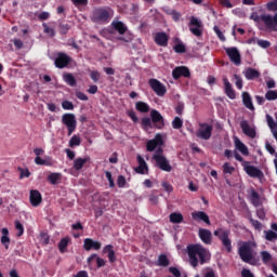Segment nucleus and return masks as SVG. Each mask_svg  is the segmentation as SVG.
I'll return each instance as SVG.
<instances>
[{"instance_id":"10","label":"nucleus","mask_w":277,"mask_h":277,"mask_svg":"<svg viewBox=\"0 0 277 277\" xmlns=\"http://www.w3.org/2000/svg\"><path fill=\"white\" fill-rule=\"evenodd\" d=\"M148 84L157 96H166V92H168V90L166 89V84L161 83V81L151 78L149 79Z\"/></svg>"},{"instance_id":"17","label":"nucleus","mask_w":277,"mask_h":277,"mask_svg":"<svg viewBox=\"0 0 277 277\" xmlns=\"http://www.w3.org/2000/svg\"><path fill=\"white\" fill-rule=\"evenodd\" d=\"M198 235L199 239L206 246H211V243L213 242V234L211 233V230L207 228H199Z\"/></svg>"},{"instance_id":"4","label":"nucleus","mask_w":277,"mask_h":277,"mask_svg":"<svg viewBox=\"0 0 277 277\" xmlns=\"http://www.w3.org/2000/svg\"><path fill=\"white\" fill-rule=\"evenodd\" d=\"M214 237H217L225 248L226 252H233V240H230V230H224L222 228H217L213 233Z\"/></svg>"},{"instance_id":"35","label":"nucleus","mask_w":277,"mask_h":277,"mask_svg":"<svg viewBox=\"0 0 277 277\" xmlns=\"http://www.w3.org/2000/svg\"><path fill=\"white\" fill-rule=\"evenodd\" d=\"M157 265L159 267H168V265H170V260L168 259V255H166L163 253L160 254L158 256Z\"/></svg>"},{"instance_id":"8","label":"nucleus","mask_w":277,"mask_h":277,"mask_svg":"<svg viewBox=\"0 0 277 277\" xmlns=\"http://www.w3.org/2000/svg\"><path fill=\"white\" fill-rule=\"evenodd\" d=\"M70 62H72V57H70L68 54L64 52H58L54 60V66L55 68H58L60 70H62L64 68H68V66L70 65Z\"/></svg>"},{"instance_id":"52","label":"nucleus","mask_w":277,"mask_h":277,"mask_svg":"<svg viewBox=\"0 0 277 277\" xmlns=\"http://www.w3.org/2000/svg\"><path fill=\"white\" fill-rule=\"evenodd\" d=\"M43 31L44 34H48V36H50L51 38L55 36V29L49 27V25L47 24H43Z\"/></svg>"},{"instance_id":"63","label":"nucleus","mask_w":277,"mask_h":277,"mask_svg":"<svg viewBox=\"0 0 277 277\" xmlns=\"http://www.w3.org/2000/svg\"><path fill=\"white\" fill-rule=\"evenodd\" d=\"M71 3H74L76 8H79V5H88V0H71Z\"/></svg>"},{"instance_id":"22","label":"nucleus","mask_w":277,"mask_h":277,"mask_svg":"<svg viewBox=\"0 0 277 277\" xmlns=\"http://www.w3.org/2000/svg\"><path fill=\"white\" fill-rule=\"evenodd\" d=\"M234 144H235L236 150L241 153V155H243L245 157H248V155H250V150H248V146H246V144H243V142H241L239 137L237 136L234 137Z\"/></svg>"},{"instance_id":"37","label":"nucleus","mask_w":277,"mask_h":277,"mask_svg":"<svg viewBox=\"0 0 277 277\" xmlns=\"http://www.w3.org/2000/svg\"><path fill=\"white\" fill-rule=\"evenodd\" d=\"M62 179V173H51L48 176V181L49 183H51V185H57V182Z\"/></svg>"},{"instance_id":"15","label":"nucleus","mask_w":277,"mask_h":277,"mask_svg":"<svg viewBox=\"0 0 277 277\" xmlns=\"http://www.w3.org/2000/svg\"><path fill=\"white\" fill-rule=\"evenodd\" d=\"M157 146H163V136L161 134H156L153 140H149L146 144L147 153H153Z\"/></svg>"},{"instance_id":"34","label":"nucleus","mask_w":277,"mask_h":277,"mask_svg":"<svg viewBox=\"0 0 277 277\" xmlns=\"http://www.w3.org/2000/svg\"><path fill=\"white\" fill-rule=\"evenodd\" d=\"M169 220L172 224H181L183 222V214L173 212L170 214Z\"/></svg>"},{"instance_id":"46","label":"nucleus","mask_w":277,"mask_h":277,"mask_svg":"<svg viewBox=\"0 0 277 277\" xmlns=\"http://www.w3.org/2000/svg\"><path fill=\"white\" fill-rule=\"evenodd\" d=\"M223 172L224 174H233V172H235V167L230 166L228 162H225L223 164Z\"/></svg>"},{"instance_id":"33","label":"nucleus","mask_w":277,"mask_h":277,"mask_svg":"<svg viewBox=\"0 0 277 277\" xmlns=\"http://www.w3.org/2000/svg\"><path fill=\"white\" fill-rule=\"evenodd\" d=\"M68 243H70L69 237H65L60 240L58 250L62 254H64V252H66V249L68 248Z\"/></svg>"},{"instance_id":"12","label":"nucleus","mask_w":277,"mask_h":277,"mask_svg":"<svg viewBox=\"0 0 277 277\" xmlns=\"http://www.w3.org/2000/svg\"><path fill=\"white\" fill-rule=\"evenodd\" d=\"M243 170L248 176L251 179H263L264 174L263 171L252 164L250 162H243Z\"/></svg>"},{"instance_id":"50","label":"nucleus","mask_w":277,"mask_h":277,"mask_svg":"<svg viewBox=\"0 0 277 277\" xmlns=\"http://www.w3.org/2000/svg\"><path fill=\"white\" fill-rule=\"evenodd\" d=\"M105 176H106V179H107V181L109 183V187L110 188L116 187V182H114V176L111 175V172L105 171Z\"/></svg>"},{"instance_id":"45","label":"nucleus","mask_w":277,"mask_h":277,"mask_svg":"<svg viewBox=\"0 0 277 277\" xmlns=\"http://www.w3.org/2000/svg\"><path fill=\"white\" fill-rule=\"evenodd\" d=\"M15 228L18 230L17 237H23V234L25 233V227L23 226V223L21 221H15Z\"/></svg>"},{"instance_id":"31","label":"nucleus","mask_w":277,"mask_h":277,"mask_svg":"<svg viewBox=\"0 0 277 277\" xmlns=\"http://www.w3.org/2000/svg\"><path fill=\"white\" fill-rule=\"evenodd\" d=\"M88 161H90V157L77 158L74 161V169H76L77 171L82 170L83 166H85V163H88Z\"/></svg>"},{"instance_id":"18","label":"nucleus","mask_w":277,"mask_h":277,"mask_svg":"<svg viewBox=\"0 0 277 277\" xmlns=\"http://www.w3.org/2000/svg\"><path fill=\"white\" fill-rule=\"evenodd\" d=\"M240 129L242 130V133L247 135V137H251L252 140L256 137V130L250 127V123H248V120H242L240 122Z\"/></svg>"},{"instance_id":"36","label":"nucleus","mask_w":277,"mask_h":277,"mask_svg":"<svg viewBox=\"0 0 277 277\" xmlns=\"http://www.w3.org/2000/svg\"><path fill=\"white\" fill-rule=\"evenodd\" d=\"M141 124H142V129H144V131H148V129L153 128V120L149 117H144L141 120Z\"/></svg>"},{"instance_id":"56","label":"nucleus","mask_w":277,"mask_h":277,"mask_svg":"<svg viewBox=\"0 0 277 277\" xmlns=\"http://www.w3.org/2000/svg\"><path fill=\"white\" fill-rule=\"evenodd\" d=\"M161 187L164 189V192H167L168 194H172V192H174V187H172V185L168 182H162L161 183Z\"/></svg>"},{"instance_id":"32","label":"nucleus","mask_w":277,"mask_h":277,"mask_svg":"<svg viewBox=\"0 0 277 277\" xmlns=\"http://www.w3.org/2000/svg\"><path fill=\"white\" fill-rule=\"evenodd\" d=\"M135 108L141 114H148L150 111V106H148V104L145 102H136Z\"/></svg>"},{"instance_id":"60","label":"nucleus","mask_w":277,"mask_h":277,"mask_svg":"<svg viewBox=\"0 0 277 277\" xmlns=\"http://www.w3.org/2000/svg\"><path fill=\"white\" fill-rule=\"evenodd\" d=\"M35 163L37 166H51L47 160L42 159L40 156L35 158Z\"/></svg>"},{"instance_id":"48","label":"nucleus","mask_w":277,"mask_h":277,"mask_svg":"<svg viewBox=\"0 0 277 277\" xmlns=\"http://www.w3.org/2000/svg\"><path fill=\"white\" fill-rule=\"evenodd\" d=\"M90 77L94 83H98V81H101V72L97 70H92L90 72Z\"/></svg>"},{"instance_id":"1","label":"nucleus","mask_w":277,"mask_h":277,"mask_svg":"<svg viewBox=\"0 0 277 277\" xmlns=\"http://www.w3.org/2000/svg\"><path fill=\"white\" fill-rule=\"evenodd\" d=\"M189 265L194 268L198 265H205L211 261V251L201 243H192L186 247Z\"/></svg>"},{"instance_id":"16","label":"nucleus","mask_w":277,"mask_h":277,"mask_svg":"<svg viewBox=\"0 0 277 277\" xmlns=\"http://www.w3.org/2000/svg\"><path fill=\"white\" fill-rule=\"evenodd\" d=\"M172 77L175 80L181 79V77H185L186 79H189L192 77V72L189 71V68L185 66H180V67H175L172 70Z\"/></svg>"},{"instance_id":"23","label":"nucleus","mask_w":277,"mask_h":277,"mask_svg":"<svg viewBox=\"0 0 277 277\" xmlns=\"http://www.w3.org/2000/svg\"><path fill=\"white\" fill-rule=\"evenodd\" d=\"M243 75L248 81H254V79H259V77H261V71L255 68L248 67L245 69Z\"/></svg>"},{"instance_id":"38","label":"nucleus","mask_w":277,"mask_h":277,"mask_svg":"<svg viewBox=\"0 0 277 277\" xmlns=\"http://www.w3.org/2000/svg\"><path fill=\"white\" fill-rule=\"evenodd\" d=\"M39 241L42 246H49V241H51V236L48 233L41 232L39 235Z\"/></svg>"},{"instance_id":"7","label":"nucleus","mask_w":277,"mask_h":277,"mask_svg":"<svg viewBox=\"0 0 277 277\" xmlns=\"http://www.w3.org/2000/svg\"><path fill=\"white\" fill-rule=\"evenodd\" d=\"M213 135V126L209 124L207 122L199 123V129L196 132V136L199 137V140H211V136Z\"/></svg>"},{"instance_id":"62","label":"nucleus","mask_w":277,"mask_h":277,"mask_svg":"<svg viewBox=\"0 0 277 277\" xmlns=\"http://www.w3.org/2000/svg\"><path fill=\"white\" fill-rule=\"evenodd\" d=\"M169 272L174 276V277H181V271L179 268L171 266L169 268Z\"/></svg>"},{"instance_id":"64","label":"nucleus","mask_w":277,"mask_h":277,"mask_svg":"<svg viewBox=\"0 0 277 277\" xmlns=\"http://www.w3.org/2000/svg\"><path fill=\"white\" fill-rule=\"evenodd\" d=\"M241 277H254V274H252V272L248 268H242Z\"/></svg>"},{"instance_id":"13","label":"nucleus","mask_w":277,"mask_h":277,"mask_svg":"<svg viewBox=\"0 0 277 277\" xmlns=\"http://www.w3.org/2000/svg\"><path fill=\"white\" fill-rule=\"evenodd\" d=\"M150 118L156 129L161 130L163 129V127H166V120L163 119V116L161 115V113H159V110L153 109L150 111Z\"/></svg>"},{"instance_id":"54","label":"nucleus","mask_w":277,"mask_h":277,"mask_svg":"<svg viewBox=\"0 0 277 277\" xmlns=\"http://www.w3.org/2000/svg\"><path fill=\"white\" fill-rule=\"evenodd\" d=\"M117 185L122 189L127 185V177H124V175H119L117 179Z\"/></svg>"},{"instance_id":"41","label":"nucleus","mask_w":277,"mask_h":277,"mask_svg":"<svg viewBox=\"0 0 277 277\" xmlns=\"http://www.w3.org/2000/svg\"><path fill=\"white\" fill-rule=\"evenodd\" d=\"M235 85L238 90H242L243 88V79H241V76L235 74L234 75Z\"/></svg>"},{"instance_id":"11","label":"nucleus","mask_w":277,"mask_h":277,"mask_svg":"<svg viewBox=\"0 0 277 277\" xmlns=\"http://www.w3.org/2000/svg\"><path fill=\"white\" fill-rule=\"evenodd\" d=\"M188 27L193 36H196L197 38L202 36V22H200L198 17L192 16Z\"/></svg>"},{"instance_id":"39","label":"nucleus","mask_w":277,"mask_h":277,"mask_svg":"<svg viewBox=\"0 0 277 277\" xmlns=\"http://www.w3.org/2000/svg\"><path fill=\"white\" fill-rule=\"evenodd\" d=\"M69 146H70V148H75V146H81V137L74 135L69 140Z\"/></svg>"},{"instance_id":"26","label":"nucleus","mask_w":277,"mask_h":277,"mask_svg":"<svg viewBox=\"0 0 277 277\" xmlns=\"http://www.w3.org/2000/svg\"><path fill=\"white\" fill-rule=\"evenodd\" d=\"M168 40H170V38L166 32H157L154 38V41L158 44V47H168Z\"/></svg>"},{"instance_id":"20","label":"nucleus","mask_w":277,"mask_h":277,"mask_svg":"<svg viewBox=\"0 0 277 277\" xmlns=\"http://www.w3.org/2000/svg\"><path fill=\"white\" fill-rule=\"evenodd\" d=\"M29 201L31 207H40L42 205V194H40V190H30Z\"/></svg>"},{"instance_id":"53","label":"nucleus","mask_w":277,"mask_h":277,"mask_svg":"<svg viewBox=\"0 0 277 277\" xmlns=\"http://www.w3.org/2000/svg\"><path fill=\"white\" fill-rule=\"evenodd\" d=\"M261 256H262L263 263H269V261H272V254L267 251H262Z\"/></svg>"},{"instance_id":"14","label":"nucleus","mask_w":277,"mask_h":277,"mask_svg":"<svg viewBox=\"0 0 277 277\" xmlns=\"http://www.w3.org/2000/svg\"><path fill=\"white\" fill-rule=\"evenodd\" d=\"M225 53L235 66H241V54L237 48H226Z\"/></svg>"},{"instance_id":"19","label":"nucleus","mask_w":277,"mask_h":277,"mask_svg":"<svg viewBox=\"0 0 277 277\" xmlns=\"http://www.w3.org/2000/svg\"><path fill=\"white\" fill-rule=\"evenodd\" d=\"M101 247H102L101 242L92 238H85L83 241V249L87 252H90V250H100Z\"/></svg>"},{"instance_id":"9","label":"nucleus","mask_w":277,"mask_h":277,"mask_svg":"<svg viewBox=\"0 0 277 277\" xmlns=\"http://www.w3.org/2000/svg\"><path fill=\"white\" fill-rule=\"evenodd\" d=\"M154 161H156V167L159 168V170H162V172H172V164H170V161L166 156L163 155H153Z\"/></svg>"},{"instance_id":"29","label":"nucleus","mask_w":277,"mask_h":277,"mask_svg":"<svg viewBox=\"0 0 277 277\" xmlns=\"http://www.w3.org/2000/svg\"><path fill=\"white\" fill-rule=\"evenodd\" d=\"M111 26L115 28V31H118L120 36H124L127 34V25L122 22H113Z\"/></svg>"},{"instance_id":"28","label":"nucleus","mask_w":277,"mask_h":277,"mask_svg":"<svg viewBox=\"0 0 277 277\" xmlns=\"http://www.w3.org/2000/svg\"><path fill=\"white\" fill-rule=\"evenodd\" d=\"M250 200L253 207H261V205H263V201H261V195H259L254 189L251 190Z\"/></svg>"},{"instance_id":"27","label":"nucleus","mask_w":277,"mask_h":277,"mask_svg":"<svg viewBox=\"0 0 277 277\" xmlns=\"http://www.w3.org/2000/svg\"><path fill=\"white\" fill-rule=\"evenodd\" d=\"M242 103L247 109H250L251 111H254V104H252V96H250V93L242 92Z\"/></svg>"},{"instance_id":"51","label":"nucleus","mask_w":277,"mask_h":277,"mask_svg":"<svg viewBox=\"0 0 277 277\" xmlns=\"http://www.w3.org/2000/svg\"><path fill=\"white\" fill-rule=\"evenodd\" d=\"M250 224L253 226V228H255V230H261V228H263V224H261V222L250 217L249 219Z\"/></svg>"},{"instance_id":"55","label":"nucleus","mask_w":277,"mask_h":277,"mask_svg":"<svg viewBox=\"0 0 277 277\" xmlns=\"http://www.w3.org/2000/svg\"><path fill=\"white\" fill-rule=\"evenodd\" d=\"M70 31V26L68 24H60V34L66 36Z\"/></svg>"},{"instance_id":"57","label":"nucleus","mask_w":277,"mask_h":277,"mask_svg":"<svg viewBox=\"0 0 277 277\" xmlns=\"http://www.w3.org/2000/svg\"><path fill=\"white\" fill-rule=\"evenodd\" d=\"M2 246H4L5 250H10V237L9 236H1L0 239Z\"/></svg>"},{"instance_id":"44","label":"nucleus","mask_w":277,"mask_h":277,"mask_svg":"<svg viewBox=\"0 0 277 277\" xmlns=\"http://www.w3.org/2000/svg\"><path fill=\"white\" fill-rule=\"evenodd\" d=\"M173 51L175 53H186L187 52V48H185V44H183L182 42L175 44L173 47Z\"/></svg>"},{"instance_id":"40","label":"nucleus","mask_w":277,"mask_h":277,"mask_svg":"<svg viewBox=\"0 0 277 277\" xmlns=\"http://www.w3.org/2000/svg\"><path fill=\"white\" fill-rule=\"evenodd\" d=\"M62 107L67 111H72V109H75V104L68 100H65L62 102Z\"/></svg>"},{"instance_id":"5","label":"nucleus","mask_w":277,"mask_h":277,"mask_svg":"<svg viewBox=\"0 0 277 277\" xmlns=\"http://www.w3.org/2000/svg\"><path fill=\"white\" fill-rule=\"evenodd\" d=\"M62 124L67 128V135L70 136L77 131V117H75V114H64L62 116Z\"/></svg>"},{"instance_id":"24","label":"nucleus","mask_w":277,"mask_h":277,"mask_svg":"<svg viewBox=\"0 0 277 277\" xmlns=\"http://www.w3.org/2000/svg\"><path fill=\"white\" fill-rule=\"evenodd\" d=\"M137 163L138 167L135 169V173L136 174H146V172H148V164L146 163V160H144V157L142 156H137Z\"/></svg>"},{"instance_id":"3","label":"nucleus","mask_w":277,"mask_h":277,"mask_svg":"<svg viewBox=\"0 0 277 277\" xmlns=\"http://www.w3.org/2000/svg\"><path fill=\"white\" fill-rule=\"evenodd\" d=\"M238 255L243 263H248L249 265H255L254 249H252V243L250 241L242 242L239 246Z\"/></svg>"},{"instance_id":"59","label":"nucleus","mask_w":277,"mask_h":277,"mask_svg":"<svg viewBox=\"0 0 277 277\" xmlns=\"http://www.w3.org/2000/svg\"><path fill=\"white\" fill-rule=\"evenodd\" d=\"M127 116H129V118H131V120L134 122H138V120H140L137 118V115L135 114V110H133V109L128 110Z\"/></svg>"},{"instance_id":"42","label":"nucleus","mask_w":277,"mask_h":277,"mask_svg":"<svg viewBox=\"0 0 277 277\" xmlns=\"http://www.w3.org/2000/svg\"><path fill=\"white\" fill-rule=\"evenodd\" d=\"M172 128L176 130L183 129V119L175 117L172 121Z\"/></svg>"},{"instance_id":"6","label":"nucleus","mask_w":277,"mask_h":277,"mask_svg":"<svg viewBox=\"0 0 277 277\" xmlns=\"http://www.w3.org/2000/svg\"><path fill=\"white\" fill-rule=\"evenodd\" d=\"M92 23H97L102 25L103 23L109 22V11L105 8L94 9L91 15Z\"/></svg>"},{"instance_id":"49","label":"nucleus","mask_w":277,"mask_h":277,"mask_svg":"<svg viewBox=\"0 0 277 277\" xmlns=\"http://www.w3.org/2000/svg\"><path fill=\"white\" fill-rule=\"evenodd\" d=\"M266 120H267V124H268L271 131H275L277 123H276V121H274V118H272V116H269V115H266Z\"/></svg>"},{"instance_id":"47","label":"nucleus","mask_w":277,"mask_h":277,"mask_svg":"<svg viewBox=\"0 0 277 277\" xmlns=\"http://www.w3.org/2000/svg\"><path fill=\"white\" fill-rule=\"evenodd\" d=\"M266 10H268V12H277V0L266 3Z\"/></svg>"},{"instance_id":"25","label":"nucleus","mask_w":277,"mask_h":277,"mask_svg":"<svg viewBox=\"0 0 277 277\" xmlns=\"http://www.w3.org/2000/svg\"><path fill=\"white\" fill-rule=\"evenodd\" d=\"M223 82L225 85L226 96H228V98H230L232 101H235V98H237V93H235V91L233 90V84H230V82L228 81V78L226 77L223 78Z\"/></svg>"},{"instance_id":"61","label":"nucleus","mask_w":277,"mask_h":277,"mask_svg":"<svg viewBox=\"0 0 277 277\" xmlns=\"http://www.w3.org/2000/svg\"><path fill=\"white\" fill-rule=\"evenodd\" d=\"M258 45L262 49H269V47H272V43L267 40H258Z\"/></svg>"},{"instance_id":"21","label":"nucleus","mask_w":277,"mask_h":277,"mask_svg":"<svg viewBox=\"0 0 277 277\" xmlns=\"http://www.w3.org/2000/svg\"><path fill=\"white\" fill-rule=\"evenodd\" d=\"M192 217L196 222H205V224L211 226V220L209 219V214H207L205 211L193 212Z\"/></svg>"},{"instance_id":"58","label":"nucleus","mask_w":277,"mask_h":277,"mask_svg":"<svg viewBox=\"0 0 277 277\" xmlns=\"http://www.w3.org/2000/svg\"><path fill=\"white\" fill-rule=\"evenodd\" d=\"M214 32L216 34L217 38L221 39L222 42L226 40V37H224V32L220 29V27L214 26Z\"/></svg>"},{"instance_id":"2","label":"nucleus","mask_w":277,"mask_h":277,"mask_svg":"<svg viewBox=\"0 0 277 277\" xmlns=\"http://www.w3.org/2000/svg\"><path fill=\"white\" fill-rule=\"evenodd\" d=\"M250 19L254 21V23H263L264 26L259 27L262 31H277V13L274 15L271 14H262L253 12L250 15Z\"/></svg>"},{"instance_id":"43","label":"nucleus","mask_w":277,"mask_h":277,"mask_svg":"<svg viewBox=\"0 0 277 277\" xmlns=\"http://www.w3.org/2000/svg\"><path fill=\"white\" fill-rule=\"evenodd\" d=\"M266 101H277V91L268 90L265 94Z\"/></svg>"},{"instance_id":"30","label":"nucleus","mask_w":277,"mask_h":277,"mask_svg":"<svg viewBox=\"0 0 277 277\" xmlns=\"http://www.w3.org/2000/svg\"><path fill=\"white\" fill-rule=\"evenodd\" d=\"M63 81H65L67 85H70V88H75V85H77V79L69 72L63 75Z\"/></svg>"}]
</instances>
